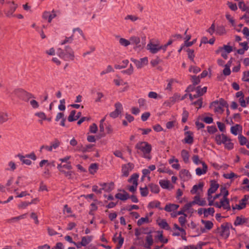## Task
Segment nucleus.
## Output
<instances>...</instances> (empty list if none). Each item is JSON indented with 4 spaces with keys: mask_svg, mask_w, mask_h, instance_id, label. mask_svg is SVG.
Listing matches in <instances>:
<instances>
[{
    "mask_svg": "<svg viewBox=\"0 0 249 249\" xmlns=\"http://www.w3.org/2000/svg\"><path fill=\"white\" fill-rule=\"evenodd\" d=\"M137 153L142 157L150 160L151 156L150 155L152 150L151 144L146 142H139L135 145Z\"/></svg>",
    "mask_w": 249,
    "mask_h": 249,
    "instance_id": "f257e3e1",
    "label": "nucleus"
},
{
    "mask_svg": "<svg viewBox=\"0 0 249 249\" xmlns=\"http://www.w3.org/2000/svg\"><path fill=\"white\" fill-rule=\"evenodd\" d=\"M4 92L9 96H11L12 94H14L26 102H28L30 99L35 98L32 94L20 89H16L12 92L9 89H6Z\"/></svg>",
    "mask_w": 249,
    "mask_h": 249,
    "instance_id": "f03ea898",
    "label": "nucleus"
},
{
    "mask_svg": "<svg viewBox=\"0 0 249 249\" xmlns=\"http://www.w3.org/2000/svg\"><path fill=\"white\" fill-rule=\"evenodd\" d=\"M6 3L8 5V9L4 11L6 17L11 18L15 16L14 13L18 7V4H16L14 1H6Z\"/></svg>",
    "mask_w": 249,
    "mask_h": 249,
    "instance_id": "7ed1b4c3",
    "label": "nucleus"
},
{
    "mask_svg": "<svg viewBox=\"0 0 249 249\" xmlns=\"http://www.w3.org/2000/svg\"><path fill=\"white\" fill-rule=\"evenodd\" d=\"M138 178V175L134 174H133L128 179V181L133 184L132 186H129L128 188V190L130 192L134 193L136 191L138 185L137 181Z\"/></svg>",
    "mask_w": 249,
    "mask_h": 249,
    "instance_id": "20e7f679",
    "label": "nucleus"
},
{
    "mask_svg": "<svg viewBox=\"0 0 249 249\" xmlns=\"http://www.w3.org/2000/svg\"><path fill=\"white\" fill-rule=\"evenodd\" d=\"M131 61L135 64L138 69L142 68L144 66L146 65L148 62V58L147 57L141 58L140 60L131 58Z\"/></svg>",
    "mask_w": 249,
    "mask_h": 249,
    "instance_id": "39448f33",
    "label": "nucleus"
},
{
    "mask_svg": "<svg viewBox=\"0 0 249 249\" xmlns=\"http://www.w3.org/2000/svg\"><path fill=\"white\" fill-rule=\"evenodd\" d=\"M133 164L131 163L123 165L122 167V173L123 176L125 177H127L129 175V173L133 169Z\"/></svg>",
    "mask_w": 249,
    "mask_h": 249,
    "instance_id": "423d86ee",
    "label": "nucleus"
},
{
    "mask_svg": "<svg viewBox=\"0 0 249 249\" xmlns=\"http://www.w3.org/2000/svg\"><path fill=\"white\" fill-rule=\"evenodd\" d=\"M147 48L152 53H156L160 50H162V46L160 45L159 44H155L150 42L147 45Z\"/></svg>",
    "mask_w": 249,
    "mask_h": 249,
    "instance_id": "0eeeda50",
    "label": "nucleus"
},
{
    "mask_svg": "<svg viewBox=\"0 0 249 249\" xmlns=\"http://www.w3.org/2000/svg\"><path fill=\"white\" fill-rule=\"evenodd\" d=\"M64 52L65 53L66 61L73 60L74 57V52L71 47L69 46H65Z\"/></svg>",
    "mask_w": 249,
    "mask_h": 249,
    "instance_id": "6e6552de",
    "label": "nucleus"
},
{
    "mask_svg": "<svg viewBox=\"0 0 249 249\" xmlns=\"http://www.w3.org/2000/svg\"><path fill=\"white\" fill-rule=\"evenodd\" d=\"M230 226L228 224L222 225L221 226L220 234L223 237L227 238L230 235Z\"/></svg>",
    "mask_w": 249,
    "mask_h": 249,
    "instance_id": "1a4fd4ad",
    "label": "nucleus"
},
{
    "mask_svg": "<svg viewBox=\"0 0 249 249\" xmlns=\"http://www.w3.org/2000/svg\"><path fill=\"white\" fill-rule=\"evenodd\" d=\"M194 204H197L199 206H205L206 205V201L204 198H201L199 195H196L193 201Z\"/></svg>",
    "mask_w": 249,
    "mask_h": 249,
    "instance_id": "9d476101",
    "label": "nucleus"
},
{
    "mask_svg": "<svg viewBox=\"0 0 249 249\" xmlns=\"http://www.w3.org/2000/svg\"><path fill=\"white\" fill-rule=\"evenodd\" d=\"M249 218H245L242 216H237L234 222V225L236 226L245 224L247 226Z\"/></svg>",
    "mask_w": 249,
    "mask_h": 249,
    "instance_id": "9b49d317",
    "label": "nucleus"
},
{
    "mask_svg": "<svg viewBox=\"0 0 249 249\" xmlns=\"http://www.w3.org/2000/svg\"><path fill=\"white\" fill-rule=\"evenodd\" d=\"M201 223L204 225V228L201 229L202 232L204 233L206 232L205 230H210L212 229L213 226V224L212 222L209 220H205L202 219L201 221Z\"/></svg>",
    "mask_w": 249,
    "mask_h": 249,
    "instance_id": "f8f14e48",
    "label": "nucleus"
},
{
    "mask_svg": "<svg viewBox=\"0 0 249 249\" xmlns=\"http://www.w3.org/2000/svg\"><path fill=\"white\" fill-rule=\"evenodd\" d=\"M204 186V183L203 182H200L198 184H196L193 186L192 190H191V193L192 194L199 195L198 191H202L203 187Z\"/></svg>",
    "mask_w": 249,
    "mask_h": 249,
    "instance_id": "ddd939ff",
    "label": "nucleus"
},
{
    "mask_svg": "<svg viewBox=\"0 0 249 249\" xmlns=\"http://www.w3.org/2000/svg\"><path fill=\"white\" fill-rule=\"evenodd\" d=\"M113 240L115 242H118V244L117 246V248L118 249H120L123 245L124 241V238L122 237L121 235V233H119L118 236H117V233H116L113 238Z\"/></svg>",
    "mask_w": 249,
    "mask_h": 249,
    "instance_id": "4468645a",
    "label": "nucleus"
},
{
    "mask_svg": "<svg viewBox=\"0 0 249 249\" xmlns=\"http://www.w3.org/2000/svg\"><path fill=\"white\" fill-rule=\"evenodd\" d=\"M99 185L102 187V189L106 192H110L114 189V183L113 182L108 183H101Z\"/></svg>",
    "mask_w": 249,
    "mask_h": 249,
    "instance_id": "2eb2a0df",
    "label": "nucleus"
},
{
    "mask_svg": "<svg viewBox=\"0 0 249 249\" xmlns=\"http://www.w3.org/2000/svg\"><path fill=\"white\" fill-rule=\"evenodd\" d=\"M219 187V184L216 183L215 181L213 180L211 182L210 188L208 191V194L210 196V194H213L215 192Z\"/></svg>",
    "mask_w": 249,
    "mask_h": 249,
    "instance_id": "dca6fc26",
    "label": "nucleus"
},
{
    "mask_svg": "<svg viewBox=\"0 0 249 249\" xmlns=\"http://www.w3.org/2000/svg\"><path fill=\"white\" fill-rule=\"evenodd\" d=\"M227 136L225 134H218L215 136V141L216 143L218 145H221V144H223L224 142H225V140H226Z\"/></svg>",
    "mask_w": 249,
    "mask_h": 249,
    "instance_id": "f3484780",
    "label": "nucleus"
},
{
    "mask_svg": "<svg viewBox=\"0 0 249 249\" xmlns=\"http://www.w3.org/2000/svg\"><path fill=\"white\" fill-rule=\"evenodd\" d=\"M179 207V205L175 204L168 203L167 204L164 208V210L167 212H174L177 210Z\"/></svg>",
    "mask_w": 249,
    "mask_h": 249,
    "instance_id": "a211bd4d",
    "label": "nucleus"
},
{
    "mask_svg": "<svg viewBox=\"0 0 249 249\" xmlns=\"http://www.w3.org/2000/svg\"><path fill=\"white\" fill-rule=\"evenodd\" d=\"M202 168H197L196 169V173L197 176H201L202 175L205 174L207 171L208 167L207 165L204 163L202 162Z\"/></svg>",
    "mask_w": 249,
    "mask_h": 249,
    "instance_id": "6ab92c4d",
    "label": "nucleus"
},
{
    "mask_svg": "<svg viewBox=\"0 0 249 249\" xmlns=\"http://www.w3.org/2000/svg\"><path fill=\"white\" fill-rule=\"evenodd\" d=\"M115 197L122 201H125L130 197L129 194L124 191L123 193H119L115 195Z\"/></svg>",
    "mask_w": 249,
    "mask_h": 249,
    "instance_id": "aec40b11",
    "label": "nucleus"
},
{
    "mask_svg": "<svg viewBox=\"0 0 249 249\" xmlns=\"http://www.w3.org/2000/svg\"><path fill=\"white\" fill-rule=\"evenodd\" d=\"M211 107L213 108L215 112L218 113H222L223 111V107L218 105V102L217 101H214L211 105Z\"/></svg>",
    "mask_w": 249,
    "mask_h": 249,
    "instance_id": "412c9836",
    "label": "nucleus"
},
{
    "mask_svg": "<svg viewBox=\"0 0 249 249\" xmlns=\"http://www.w3.org/2000/svg\"><path fill=\"white\" fill-rule=\"evenodd\" d=\"M185 137L184 139V142L192 144L193 142V133L191 131H187L185 133Z\"/></svg>",
    "mask_w": 249,
    "mask_h": 249,
    "instance_id": "4be33fe9",
    "label": "nucleus"
},
{
    "mask_svg": "<svg viewBox=\"0 0 249 249\" xmlns=\"http://www.w3.org/2000/svg\"><path fill=\"white\" fill-rule=\"evenodd\" d=\"M242 130V127L238 124H236L234 126H231V132L234 135H237L239 132H241Z\"/></svg>",
    "mask_w": 249,
    "mask_h": 249,
    "instance_id": "5701e85b",
    "label": "nucleus"
},
{
    "mask_svg": "<svg viewBox=\"0 0 249 249\" xmlns=\"http://www.w3.org/2000/svg\"><path fill=\"white\" fill-rule=\"evenodd\" d=\"M145 244L144 245V247L147 249H150L151 246L153 244V239L152 236L150 234H148L145 238Z\"/></svg>",
    "mask_w": 249,
    "mask_h": 249,
    "instance_id": "b1692460",
    "label": "nucleus"
},
{
    "mask_svg": "<svg viewBox=\"0 0 249 249\" xmlns=\"http://www.w3.org/2000/svg\"><path fill=\"white\" fill-rule=\"evenodd\" d=\"M129 41L130 42V44H135L137 47H141L140 45L141 40L139 37L136 36H131L129 39Z\"/></svg>",
    "mask_w": 249,
    "mask_h": 249,
    "instance_id": "393cba45",
    "label": "nucleus"
},
{
    "mask_svg": "<svg viewBox=\"0 0 249 249\" xmlns=\"http://www.w3.org/2000/svg\"><path fill=\"white\" fill-rule=\"evenodd\" d=\"M160 202L158 200H154L149 202L148 205L149 208H159L160 210H162V208L160 207Z\"/></svg>",
    "mask_w": 249,
    "mask_h": 249,
    "instance_id": "a878e982",
    "label": "nucleus"
},
{
    "mask_svg": "<svg viewBox=\"0 0 249 249\" xmlns=\"http://www.w3.org/2000/svg\"><path fill=\"white\" fill-rule=\"evenodd\" d=\"M224 51L227 53H230L232 51V48L231 46L228 45H224L223 47H219L217 51V53H220V52Z\"/></svg>",
    "mask_w": 249,
    "mask_h": 249,
    "instance_id": "bb28decb",
    "label": "nucleus"
},
{
    "mask_svg": "<svg viewBox=\"0 0 249 249\" xmlns=\"http://www.w3.org/2000/svg\"><path fill=\"white\" fill-rule=\"evenodd\" d=\"M159 184L163 189H170L171 186L170 181L167 180H160L159 181Z\"/></svg>",
    "mask_w": 249,
    "mask_h": 249,
    "instance_id": "cd10ccee",
    "label": "nucleus"
},
{
    "mask_svg": "<svg viewBox=\"0 0 249 249\" xmlns=\"http://www.w3.org/2000/svg\"><path fill=\"white\" fill-rule=\"evenodd\" d=\"M221 204V207L224 209L229 210L230 209V202L228 198H223L220 200Z\"/></svg>",
    "mask_w": 249,
    "mask_h": 249,
    "instance_id": "c85d7f7f",
    "label": "nucleus"
},
{
    "mask_svg": "<svg viewBox=\"0 0 249 249\" xmlns=\"http://www.w3.org/2000/svg\"><path fill=\"white\" fill-rule=\"evenodd\" d=\"M181 156L184 162H188L189 160V154L187 150L185 149L182 150L181 152Z\"/></svg>",
    "mask_w": 249,
    "mask_h": 249,
    "instance_id": "c756f323",
    "label": "nucleus"
},
{
    "mask_svg": "<svg viewBox=\"0 0 249 249\" xmlns=\"http://www.w3.org/2000/svg\"><path fill=\"white\" fill-rule=\"evenodd\" d=\"M180 176L184 179H187L190 177L191 175L188 170L182 169L180 172Z\"/></svg>",
    "mask_w": 249,
    "mask_h": 249,
    "instance_id": "7c9ffc66",
    "label": "nucleus"
},
{
    "mask_svg": "<svg viewBox=\"0 0 249 249\" xmlns=\"http://www.w3.org/2000/svg\"><path fill=\"white\" fill-rule=\"evenodd\" d=\"M8 120V114L4 112H0V124H2Z\"/></svg>",
    "mask_w": 249,
    "mask_h": 249,
    "instance_id": "2f4dec72",
    "label": "nucleus"
},
{
    "mask_svg": "<svg viewBox=\"0 0 249 249\" xmlns=\"http://www.w3.org/2000/svg\"><path fill=\"white\" fill-rule=\"evenodd\" d=\"M17 156L19 158V160L21 161L24 164H25L28 165H30L32 163V161L28 159H26V157L25 156H22L21 155L18 154Z\"/></svg>",
    "mask_w": 249,
    "mask_h": 249,
    "instance_id": "473e14b6",
    "label": "nucleus"
},
{
    "mask_svg": "<svg viewBox=\"0 0 249 249\" xmlns=\"http://www.w3.org/2000/svg\"><path fill=\"white\" fill-rule=\"evenodd\" d=\"M223 144L225 145V147L228 150H231L233 148V143L231 142V139L228 137Z\"/></svg>",
    "mask_w": 249,
    "mask_h": 249,
    "instance_id": "72a5a7b5",
    "label": "nucleus"
},
{
    "mask_svg": "<svg viewBox=\"0 0 249 249\" xmlns=\"http://www.w3.org/2000/svg\"><path fill=\"white\" fill-rule=\"evenodd\" d=\"M91 241V238L90 236H84L82 238V241L81 242V245L83 246H86L88 244H89Z\"/></svg>",
    "mask_w": 249,
    "mask_h": 249,
    "instance_id": "f704fd0d",
    "label": "nucleus"
},
{
    "mask_svg": "<svg viewBox=\"0 0 249 249\" xmlns=\"http://www.w3.org/2000/svg\"><path fill=\"white\" fill-rule=\"evenodd\" d=\"M238 7L242 11H246L249 9V3L245 4L243 0L239 1L238 3Z\"/></svg>",
    "mask_w": 249,
    "mask_h": 249,
    "instance_id": "c9c22d12",
    "label": "nucleus"
},
{
    "mask_svg": "<svg viewBox=\"0 0 249 249\" xmlns=\"http://www.w3.org/2000/svg\"><path fill=\"white\" fill-rule=\"evenodd\" d=\"M214 213V209L213 208L204 209L203 214L205 217H208L209 215H213Z\"/></svg>",
    "mask_w": 249,
    "mask_h": 249,
    "instance_id": "e433bc0d",
    "label": "nucleus"
},
{
    "mask_svg": "<svg viewBox=\"0 0 249 249\" xmlns=\"http://www.w3.org/2000/svg\"><path fill=\"white\" fill-rule=\"evenodd\" d=\"M8 167L6 168V170L7 171H14L17 168V165L13 161H10L8 163Z\"/></svg>",
    "mask_w": 249,
    "mask_h": 249,
    "instance_id": "4c0bfd02",
    "label": "nucleus"
},
{
    "mask_svg": "<svg viewBox=\"0 0 249 249\" xmlns=\"http://www.w3.org/2000/svg\"><path fill=\"white\" fill-rule=\"evenodd\" d=\"M155 238L163 243H166L168 242L167 239H164L162 233L160 232H158L157 233V235L155 236Z\"/></svg>",
    "mask_w": 249,
    "mask_h": 249,
    "instance_id": "58836bf2",
    "label": "nucleus"
},
{
    "mask_svg": "<svg viewBox=\"0 0 249 249\" xmlns=\"http://www.w3.org/2000/svg\"><path fill=\"white\" fill-rule=\"evenodd\" d=\"M129 61L128 60L125 59L123 61L122 64L121 65H115L114 66L115 69H122L123 68H125L128 65Z\"/></svg>",
    "mask_w": 249,
    "mask_h": 249,
    "instance_id": "ea45409f",
    "label": "nucleus"
},
{
    "mask_svg": "<svg viewBox=\"0 0 249 249\" xmlns=\"http://www.w3.org/2000/svg\"><path fill=\"white\" fill-rule=\"evenodd\" d=\"M93 146V144H89L84 147L82 146L79 149V150L83 153L89 152L90 151V149H91Z\"/></svg>",
    "mask_w": 249,
    "mask_h": 249,
    "instance_id": "a19ab883",
    "label": "nucleus"
},
{
    "mask_svg": "<svg viewBox=\"0 0 249 249\" xmlns=\"http://www.w3.org/2000/svg\"><path fill=\"white\" fill-rule=\"evenodd\" d=\"M159 225L161 228H162L164 229L169 230V229H170V227H169V225L168 224V223L166 222V221L165 220H161L159 222Z\"/></svg>",
    "mask_w": 249,
    "mask_h": 249,
    "instance_id": "79ce46f5",
    "label": "nucleus"
},
{
    "mask_svg": "<svg viewBox=\"0 0 249 249\" xmlns=\"http://www.w3.org/2000/svg\"><path fill=\"white\" fill-rule=\"evenodd\" d=\"M207 87H204L201 88L200 87H197L196 89V93H198L200 96H202L204 93L207 91Z\"/></svg>",
    "mask_w": 249,
    "mask_h": 249,
    "instance_id": "37998d69",
    "label": "nucleus"
},
{
    "mask_svg": "<svg viewBox=\"0 0 249 249\" xmlns=\"http://www.w3.org/2000/svg\"><path fill=\"white\" fill-rule=\"evenodd\" d=\"M98 166L97 164L92 163L89 167V170L90 173H91V174H94L96 172Z\"/></svg>",
    "mask_w": 249,
    "mask_h": 249,
    "instance_id": "c03bdc74",
    "label": "nucleus"
},
{
    "mask_svg": "<svg viewBox=\"0 0 249 249\" xmlns=\"http://www.w3.org/2000/svg\"><path fill=\"white\" fill-rule=\"evenodd\" d=\"M149 222V219L147 217H142L139 219L137 221V224L139 226H141L144 223H147Z\"/></svg>",
    "mask_w": 249,
    "mask_h": 249,
    "instance_id": "a18cd8bd",
    "label": "nucleus"
},
{
    "mask_svg": "<svg viewBox=\"0 0 249 249\" xmlns=\"http://www.w3.org/2000/svg\"><path fill=\"white\" fill-rule=\"evenodd\" d=\"M75 114H76V111L75 110H73L71 112L70 114L69 115V116L68 118V120L69 122H71L74 121H75Z\"/></svg>",
    "mask_w": 249,
    "mask_h": 249,
    "instance_id": "49530a36",
    "label": "nucleus"
},
{
    "mask_svg": "<svg viewBox=\"0 0 249 249\" xmlns=\"http://www.w3.org/2000/svg\"><path fill=\"white\" fill-rule=\"evenodd\" d=\"M57 54L59 56V57L66 61L65 53L64 52V50H63L61 49H59L57 51Z\"/></svg>",
    "mask_w": 249,
    "mask_h": 249,
    "instance_id": "de8ad7c7",
    "label": "nucleus"
},
{
    "mask_svg": "<svg viewBox=\"0 0 249 249\" xmlns=\"http://www.w3.org/2000/svg\"><path fill=\"white\" fill-rule=\"evenodd\" d=\"M216 33L219 35H222L225 33V29L223 26H218L215 30Z\"/></svg>",
    "mask_w": 249,
    "mask_h": 249,
    "instance_id": "09e8293b",
    "label": "nucleus"
},
{
    "mask_svg": "<svg viewBox=\"0 0 249 249\" xmlns=\"http://www.w3.org/2000/svg\"><path fill=\"white\" fill-rule=\"evenodd\" d=\"M150 188L151 191L154 193H158L159 192L160 188L157 185L151 184Z\"/></svg>",
    "mask_w": 249,
    "mask_h": 249,
    "instance_id": "8fccbe9b",
    "label": "nucleus"
},
{
    "mask_svg": "<svg viewBox=\"0 0 249 249\" xmlns=\"http://www.w3.org/2000/svg\"><path fill=\"white\" fill-rule=\"evenodd\" d=\"M220 194L223 196V198H227V196L229 195L228 191L225 187H222L220 188Z\"/></svg>",
    "mask_w": 249,
    "mask_h": 249,
    "instance_id": "3c124183",
    "label": "nucleus"
},
{
    "mask_svg": "<svg viewBox=\"0 0 249 249\" xmlns=\"http://www.w3.org/2000/svg\"><path fill=\"white\" fill-rule=\"evenodd\" d=\"M188 115V112L184 108L182 114V122L183 123H184L187 121Z\"/></svg>",
    "mask_w": 249,
    "mask_h": 249,
    "instance_id": "603ef678",
    "label": "nucleus"
},
{
    "mask_svg": "<svg viewBox=\"0 0 249 249\" xmlns=\"http://www.w3.org/2000/svg\"><path fill=\"white\" fill-rule=\"evenodd\" d=\"M246 13L241 18V19H244L245 21L249 25V8L246 10Z\"/></svg>",
    "mask_w": 249,
    "mask_h": 249,
    "instance_id": "864d4df0",
    "label": "nucleus"
},
{
    "mask_svg": "<svg viewBox=\"0 0 249 249\" xmlns=\"http://www.w3.org/2000/svg\"><path fill=\"white\" fill-rule=\"evenodd\" d=\"M119 43H120L121 45L125 47L127 46L130 44V42L129 41V40H128L123 38H121L120 39Z\"/></svg>",
    "mask_w": 249,
    "mask_h": 249,
    "instance_id": "5fc2aeb1",
    "label": "nucleus"
},
{
    "mask_svg": "<svg viewBox=\"0 0 249 249\" xmlns=\"http://www.w3.org/2000/svg\"><path fill=\"white\" fill-rule=\"evenodd\" d=\"M158 171L160 173H167L169 174H171L172 173L170 169L165 167H161L159 168L158 170Z\"/></svg>",
    "mask_w": 249,
    "mask_h": 249,
    "instance_id": "6e6d98bb",
    "label": "nucleus"
},
{
    "mask_svg": "<svg viewBox=\"0 0 249 249\" xmlns=\"http://www.w3.org/2000/svg\"><path fill=\"white\" fill-rule=\"evenodd\" d=\"M186 216H187L186 214H184L183 216H181L178 218V221L182 227L184 226L185 224V223L186 221Z\"/></svg>",
    "mask_w": 249,
    "mask_h": 249,
    "instance_id": "4d7b16f0",
    "label": "nucleus"
},
{
    "mask_svg": "<svg viewBox=\"0 0 249 249\" xmlns=\"http://www.w3.org/2000/svg\"><path fill=\"white\" fill-rule=\"evenodd\" d=\"M115 110L116 112H118L119 113H121L122 110H123V107L122 104L120 103H117L115 105Z\"/></svg>",
    "mask_w": 249,
    "mask_h": 249,
    "instance_id": "13d9d810",
    "label": "nucleus"
},
{
    "mask_svg": "<svg viewBox=\"0 0 249 249\" xmlns=\"http://www.w3.org/2000/svg\"><path fill=\"white\" fill-rule=\"evenodd\" d=\"M148 96L150 98L157 99L160 96L156 92L154 91H150L148 93Z\"/></svg>",
    "mask_w": 249,
    "mask_h": 249,
    "instance_id": "bf43d9fd",
    "label": "nucleus"
},
{
    "mask_svg": "<svg viewBox=\"0 0 249 249\" xmlns=\"http://www.w3.org/2000/svg\"><path fill=\"white\" fill-rule=\"evenodd\" d=\"M140 192L142 196H146L148 195V189L146 187L142 188H140Z\"/></svg>",
    "mask_w": 249,
    "mask_h": 249,
    "instance_id": "052dcab7",
    "label": "nucleus"
},
{
    "mask_svg": "<svg viewBox=\"0 0 249 249\" xmlns=\"http://www.w3.org/2000/svg\"><path fill=\"white\" fill-rule=\"evenodd\" d=\"M216 124L217 125V126L219 129V130L221 131V132H225V125L224 124L222 123H221L220 122H217L216 123Z\"/></svg>",
    "mask_w": 249,
    "mask_h": 249,
    "instance_id": "680f3d73",
    "label": "nucleus"
},
{
    "mask_svg": "<svg viewBox=\"0 0 249 249\" xmlns=\"http://www.w3.org/2000/svg\"><path fill=\"white\" fill-rule=\"evenodd\" d=\"M207 130L209 133L213 134L217 131V129L215 126H207Z\"/></svg>",
    "mask_w": 249,
    "mask_h": 249,
    "instance_id": "e2e57ef3",
    "label": "nucleus"
},
{
    "mask_svg": "<svg viewBox=\"0 0 249 249\" xmlns=\"http://www.w3.org/2000/svg\"><path fill=\"white\" fill-rule=\"evenodd\" d=\"M246 203L242 201V200H240L239 204H237L235 206V207H233V209H237L238 210H241L244 208L246 207Z\"/></svg>",
    "mask_w": 249,
    "mask_h": 249,
    "instance_id": "0e129e2a",
    "label": "nucleus"
},
{
    "mask_svg": "<svg viewBox=\"0 0 249 249\" xmlns=\"http://www.w3.org/2000/svg\"><path fill=\"white\" fill-rule=\"evenodd\" d=\"M238 139L239 141V142L241 145H245L247 141V140L246 137L240 135L238 136Z\"/></svg>",
    "mask_w": 249,
    "mask_h": 249,
    "instance_id": "69168bd1",
    "label": "nucleus"
},
{
    "mask_svg": "<svg viewBox=\"0 0 249 249\" xmlns=\"http://www.w3.org/2000/svg\"><path fill=\"white\" fill-rule=\"evenodd\" d=\"M227 5L229 7L232 11H235L237 9V7L235 3H233L231 2L228 1Z\"/></svg>",
    "mask_w": 249,
    "mask_h": 249,
    "instance_id": "338daca9",
    "label": "nucleus"
},
{
    "mask_svg": "<svg viewBox=\"0 0 249 249\" xmlns=\"http://www.w3.org/2000/svg\"><path fill=\"white\" fill-rule=\"evenodd\" d=\"M242 80L244 81H249V71L244 72Z\"/></svg>",
    "mask_w": 249,
    "mask_h": 249,
    "instance_id": "774afa93",
    "label": "nucleus"
}]
</instances>
